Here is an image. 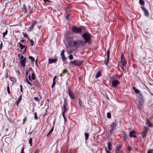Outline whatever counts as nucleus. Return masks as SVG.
<instances>
[{"instance_id":"f257e3e1","label":"nucleus","mask_w":153,"mask_h":153,"mask_svg":"<svg viewBox=\"0 0 153 153\" xmlns=\"http://www.w3.org/2000/svg\"><path fill=\"white\" fill-rule=\"evenodd\" d=\"M84 43V42L79 40H74L69 43V46L71 45L74 47H77L79 46Z\"/></svg>"},{"instance_id":"f03ea898","label":"nucleus","mask_w":153,"mask_h":153,"mask_svg":"<svg viewBox=\"0 0 153 153\" xmlns=\"http://www.w3.org/2000/svg\"><path fill=\"white\" fill-rule=\"evenodd\" d=\"M82 37L85 40V43H89L90 41L91 35L88 33H83L82 35Z\"/></svg>"},{"instance_id":"7ed1b4c3","label":"nucleus","mask_w":153,"mask_h":153,"mask_svg":"<svg viewBox=\"0 0 153 153\" xmlns=\"http://www.w3.org/2000/svg\"><path fill=\"white\" fill-rule=\"evenodd\" d=\"M71 30L73 33H79L82 32V29L81 28L76 27H72Z\"/></svg>"},{"instance_id":"20e7f679","label":"nucleus","mask_w":153,"mask_h":153,"mask_svg":"<svg viewBox=\"0 0 153 153\" xmlns=\"http://www.w3.org/2000/svg\"><path fill=\"white\" fill-rule=\"evenodd\" d=\"M111 87L116 88L117 86L120 84V81L117 79H114L111 81Z\"/></svg>"},{"instance_id":"39448f33","label":"nucleus","mask_w":153,"mask_h":153,"mask_svg":"<svg viewBox=\"0 0 153 153\" xmlns=\"http://www.w3.org/2000/svg\"><path fill=\"white\" fill-rule=\"evenodd\" d=\"M117 126V124L115 122H114L111 123L110 125L111 128L109 130V133L110 134H111L113 132V131L114 129Z\"/></svg>"},{"instance_id":"423d86ee","label":"nucleus","mask_w":153,"mask_h":153,"mask_svg":"<svg viewBox=\"0 0 153 153\" xmlns=\"http://www.w3.org/2000/svg\"><path fill=\"white\" fill-rule=\"evenodd\" d=\"M153 118L150 117L149 119L146 120V124H147L149 127H152L153 126Z\"/></svg>"},{"instance_id":"0eeeda50","label":"nucleus","mask_w":153,"mask_h":153,"mask_svg":"<svg viewBox=\"0 0 153 153\" xmlns=\"http://www.w3.org/2000/svg\"><path fill=\"white\" fill-rule=\"evenodd\" d=\"M71 64L74 65H75L79 66L81 65L82 64V61L79 60H74L73 61L71 62Z\"/></svg>"},{"instance_id":"6e6552de","label":"nucleus","mask_w":153,"mask_h":153,"mask_svg":"<svg viewBox=\"0 0 153 153\" xmlns=\"http://www.w3.org/2000/svg\"><path fill=\"white\" fill-rule=\"evenodd\" d=\"M68 93L71 99H75V96L74 93L71 92V90L69 88L68 89Z\"/></svg>"},{"instance_id":"1a4fd4ad","label":"nucleus","mask_w":153,"mask_h":153,"mask_svg":"<svg viewBox=\"0 0 153 153\" xmlns=\"http://www.w3.org/2000/svg\"><path fill=\"white\" fill-rule=\"evenodd\" d=\"M31 73L32 74L31 76L30 75H28V76L29 80L30 81H31L32 80H35L36 78L35 75L33 71H32V72Z\"/></svg>"},{"instance_id":"9d476101","label":"nucleus","mask_w":153,"mask_h":153,"mask_svg":"<svg viewBox=\"0 0 153 153\" xmlns=\"http://www.w3.org/2000/svg\"><path fill=\"white\" fill-rule=\"evenodd\" d=\"M121 61L122 63V66H124L126 65V62L125 61L124 56L123 54H122L121 56Z\"/></svg>"},{"instance_id":"9b49d317","label":"nucleus","mask_w":153,"mask_h":153,"mask_svg":"<svg viewBox=\"0 0 153 153\" xmlns=\"http://www.w3.org/2000/svg\"><path fill=\"white\" fill-rule=\"evenodd\" d=\"M26 62V57H25L24 58L21 60L20 61V63L22 66L23 67H24L25 66V63Z\"/></svg>"},{"instance_id":"f8f14e48","label":"nucleus","mask_w":153,"mask_h":153,"mask_svg":"<svg viewBox=\"0 0 153 153\" xmlns=\"http://www.w3.org/2000/svg\"><path fill=\"white\" fill-rule=\"evenodd\" d=\"M33 97L34 100L38 102L39 103L42 98V97L40 95H38L37 97Z\"/></svg>"},{"instance_id":"ddd939ff","label":"nucleus","mask_w":153,"mask_h":153,"mask_svg":"<svg viewBox=\"0 0 153 153\" xmlns=\"http://www.w3.org/2000/svg\"><path fill=\"white\" fill-rule=\"evenodd\" d=\"M145 129L144 130L142 133V136L143 137H144L148 133V128L146 127L145 126L144 127Z\"/></svg>"},{"instance_id":"4468645a","label":"nucleus","mask_w":153,"mask_h":153,"mask_svg":"<svg viewBox=\"0 0 153 153\" xmlns=\"http://www.w3.org/2000/svg\"><path fill=\"white\" fill-rule=\"evenodd\" d=\"M67 110V105L66 104H64L63 105V108H62V114H65V113Z\"/></svg>"},{"instance_id":"2eb2a0df","label":"nucleus","mask_w":153,"mask_h":153,"mask_svg":"<svg viewBox=\"0 0 153 153\" xmlns=\"http://www.w3.org/2000/svg\"><path fill=\"white\" fill-rule=\"evenodd\" d=\"M141 8L144 11L145 15L146 16H149V14L148 11L144 7H142Z\"/></svg>"},{"instance_id":"dca6fc26","label":"nucleus","mask_w":153,"mask_h":153,"mask_svg":"<svg viewBox=\"0 0 153 153\" xmlns=\"http://www.w3.org/2000/svg\"><path fill=\"white\" fill-rule=\"evenodd\" d=\"M135 131L134 130H133L130 132L129 136L130 137H136L137 136L135 135Z\"/></svg>"},{"instance_id":"f3484780","label":"nucleus","mask_w":153,"mask_h":153,"mask_svg":"<svg viewBox=\"0 0 153 153\" xmlns=\"http://www.w3.org/2000/svg\"><path fill=\"white\" fill-rule=\"evenodd\" d=\"M139 99V102H143L144 101V97L142 95L141 93L138 94V97Z\"/></svg>"},{"instance_id":"a211bd4d","label":"nucleus","mask_w":153,"mask_h":153,"mask_svg":"<svg viewBox=\"0 0 153 153\" xmlns=\"http://www.w3.org/2000/svg\"><path fill=\"white\" fill-rule=\"evenodd\" d=\"M36 24V20H34L33 21L31 25V26L29 28V30L30 31H32L34 27V25Z\"/></svg>"},{"instance_id":"6ab92c4d","label":"nucleus","mask_w":153,"mask_h":153,"mask_svg":"<svg viewBox=\"0 0 153 153\" xmlns=\"http://www.w3.org/2000/svg\"><path fill=\"white\" fill-rule=\"evenodd\" d=\"M57 58L54 59H48V63L51 64L53 63H55L57 62Z\"/></svg>"},{"instance_id":"aec40b11","label":"nucleus","mask_w":153,"mask_h":153,"mask_svg":"<svg viewBox=\"0 0 153 153\" xmlns=\"http://www.w3.org/2000/svg\"><path fill=\"white\" fill-rule=\"evenodd\" d=\"M143 102H139L138 107L140 110H142L143 108Z\"/></svg>"},{"instance_id":"412c9836","label":"nucleus","mask_w":153,"mask_h":153,"mask_svg":"<svg viewBox=\"0 0 153 153\" xmlns=\"http://www.w3.org/2000/svg\"><path fill=\"white\" fill-rule=\"evenodd\" d=\"M32 68H30L26 72V76H28V74L30 75V73H31L32 72Z\"/></svg>"},{"instance_id":"4be33fe9","label":"nucleus","mask_w":153,"mask_h":153,"mask_svg":"<svg viewBox=\"0 0 153 153\" xmlns=\"http://www.w3.org/2000/svg\"><path fill=\"white\" fill-rule=\"evenodd\" d=\"M108 145V149L109 151L111 150H112V145L111 143L109 142H108L107 143Z\"/></svg>"},{"instance_id":"5701e85b","label":"nucleus","mask_w":153,"mask_h":153,"mask_svg":"<svg viewBox=\"0 0 153 153\" xmlns=\"http://www.w3.org/2000/svg\"><path fill=\"white\" fill-rule=\"evenodd\" d=\"M101 75V71H99L97 73L95 77L97 79Z\"/></svg>"},{"instance_id":"b1692460","label":"nucleus","mask_w":153,"mask_h":153,"mask_svg":"<svg viewBox=\"0 0 153 153\" xmlns=\"http://www.w3.org/2000/svg\"><path fill=\"white\" fill-rule=\"evenodd\" d=\"M132 89L134 90L135 92L136 93L139 94H140L139 90L137 89L135 87H133Z\"/></svg>"},{"instance_id":"393cba45","label":"nucleus","mask_w":153,"mask_h":153,"mask_svg":"<svg viewBox=\"0 0 153 153\" xmlns=\"http://www.w3.org/2000/svg\"><path fill=\"white\" fill-rule=\"evenodd\" d=\"M121 147V146L120 145H119L117 147L116 150V153H119L120 149Z\"/></svg>"},{"instance_id":"a878e982","label":"nucleus","mask_w":153,"mask_h":153,"mask_svg":"<svg viewBox=\"0 0 153 153\" xmlns=\"http://www.w3.org/2000/svg\"><path fill=\"white\" fill-rule=\"evenodd\" d=\"M61 58L63 62L64 63H65V60L66 59V58L65 56V55H61Z\"/></svg>"},{"instance_id":"bb28decb","label":"nucleus","mask_w":153,"mask_h":153,"mask_svg":"<svg viewBox=\"0 0 153 153\" xmlns=\"http://www.w3.org/2000/svg\"><path fill=\"white\" fill-rule=\"evenodd\" d=\"M85 140H87L88 139L89 137V134L88 133H85Z\"/></svg>"},{"instance_id":"cd10ccee","label":"nucleus","mask_w":153,"mask_h":153,"mask_svg":"<svg viewBox=\"0 0 153 153\" xmlns=\"http://www.w3.org/2000/svg\"><path fill=\"white\" fill-rule=\"evenodd\" d=\"M26 77V80L27 83L30 85H32L31 83L28 80L27 78V77L26 76H25Z\"/></svg>"},{"instance_id":"c85d7f7f","label":"nucleus","mask_w":153,"mask_h":153,"mask_svg":"<svg viewBox=\"0 0 153 153\" xmlns=\"http://www.w3.org/2000/svg\"><path fill=\"white\" fill-rule=\"evenodd\" d=\"M7 33H8V30H7V29L5 31L4 33H2L3 38H4L5 37V36L7 35Z\"/></svg>"},{"instance_id":"c756f323","label":"nucleus","mask_w":153,"mask_h":153,"mask_svg":"<svg viewBox=\"0 0 153 153\" xmlns=\"http://www.w3.org/2000/svg\"><path fill=\"white\" fill-rule=\"evenodd\" d=\"M20 94H21L20 95V97H19L17 100H16L18 102H20V101H21V100H22V94H21L20 93Z\"/></svg>"},{"instance_id":"7c9ffc66","label":"nucleus","mask_w":153,"mask_h":153,"mask_svg":"<svg viewBox=\"0 0 153 153\" xmlns=\"http://www.w3.org/2000/svg\"><path fill=\"white\" fill-rule=\"evenodd\" d=\"M19 47L20 48V49L21 50H22L25 47V46L23 45H22V43H19Z\"/></svg>"},{"instance_id":"2f4dec72","label":"nucleus","mask_w":153,"mask_h":153,"mask_svg":"<svg viewBox=\"0 0 153 153\" xmlns=\"http://www.w3.org/2000/svg\"><path fill=\"white\" fill-rule=\"evenodd\" d=\"M109 54H110V50L108 49L107 52V59H109Z\"/></svg>"},{"instance_id":"473e14b6","label":"nucleus","mask_w":153,"mask_h":153,"mask_svg":"<svg viewBox=\"0 0 153 153\" xmlns=\"http://www.w3.org/2000/svg\"><path fill=\"white\" fill-rule=\"evenodd\" d=\"M139 3L140 4L142 5H144V1L143 0H139Z\"/></svg>"},{"instance_id":"72a5a7b5","label":"nucleus","mask_w":153,"mask_h":153,"mask_svg":"<svg viewBox=\"0 0 153 153\" xmlns=\"http://www.w3.org/2000/svg\"><path fill=\"white\" fill-rule=\"evenodd\" d=\"M29 59L31 60L32 62H33L35 61L34 58L32 56H29Z\"/></svg>"},{"instance_id":"f704fd0d","label":"nucleus","mask_w":153,"mask_h":153,"mask_svg":"<svg viewBox=\"0 0 153 153\" xmlns=\"http://www.w3.org/2000/svg\"><path fill=\"white\" fill-rule=\"evenodd\" d=\"M29 143L30 144V146H32V138H30L29 139Z\"/></svg>"},{"instance_id":"c9c22d12","label":"nucleus","mask_w":153,"mask_h":153,"mask_svg":"<svg viewBox=\"0 0 153 153\" xmlns=\"http://www.w3.org/2000/svg\"><path fill=\"white\" fill-rule=\"evenodd\" d=\"M109 59H107H107H105L104 62V64H105L106 65H107Z\"/></svg>"},{"instance_id":"e433bc0d","label":"nucleus","mask_w":153,"mask_h":153,"mask_svg":"<svg viewBox=\"0 0 153 153\" xmlns=\"http://www.w3.org/2000/svg\"><path fill=\"white\" fill-rule=\"evenodd\" d=\"M10 80L13 82H14L16 81L15 79L13 77H11L10 78Z\"/></svg>"},{"instance_id":"4c0bfd02","label":"nucleus","mask_w":153,"mask_h":153,"mask_svg":"<svg viewBox=\"0 0 153 153\" xmlns=\"http://www.w3.org/2000/svg\"><path fill=\"white\" fill-rule=\"evenodd\" d=\"M79 104L80 105V106L81 107H82V100L80 99H79Z\"/></svg>"},{"instance_id":"58836bf2","label":"nucleus","mask_w":153,"mask_h":153,"mask_svg":"<svg viewBox=\"0 0 153 153\" xmlns=\"http://www.w3.org/2000/svg\"><path fill=\"white\" fill-rule=\"evenodd\" d=\"M68 58L69 59L71 60L73 59V57L71 54H70Z\"/></svg>"},{"instance_id":"ea45409f","label":"nucleus","mask_w":153,"mask_h":153,"mask_svg":"<svg viewBox=\"0 0 153 153\" xmlns=\"http://www.w3.org/2000/svg\"><path fill=\"white\" fill-rule=\"evenodd\" d=\"M7 91L8 93L9 94H10V88H9V84H8V86L7 87Z\"/></svg>"},{"instance_id":"a19ab883","label":"nucleus","mask_w":153,"mask_h":153,"mask_svg":"<svg viewBox=\"0 0 153 153\" xmlns=\"http://www.w3.org/2000/svg\"><path fill=\"white\" fill-rule=\"evenodd\" d=\"M29 41L30 42L31 45L33 46L34 45V41L33 40L31 39H29Z\"/></svg>"},{"instance_id":"79ce46f5","label":"nucleus","mask_w":153,"mask_h":153,"mask_svg":"<svg viewBox=\"0 0 153 153\" xmlns=\"http://www.w3.org/2000/svg\"><path fill=\"white\" fill-rule=\"evenodd\" d=\"M70 16L69 14H67L66 16V19L67 20H69V17Z\"/></svg>"},{"instance_id":"37998d69","label":"nucleus","mask_w":153,"mask_h":153,"mask_svg":"<svg viewBox=\"0 0 153 153\" xmlns=\"http://www.w3.org/2000/svg\"><path fill=\"white\" fill-rule=\"evenodd\" d=\"M107 117L108 118H110L111 117V114L110 113H107Z\"/></svg>"},{"instance_id":"c03bdc74","label":"nucleus","mask_w":153,"mask_h":153,"mask_svg":"<svg viewBox=\"0 0 153 153\" xmlns=\"http://www.w3.org/2000/svg\"><path fill=\"white\" fill-rule=\"evenodd\" d=\"M34 118L35 119H37L38 118L37 113L36 112L34 113Z\"/></svg>"},{"instance_id":"a18cd8bd","label":"nucleus","mask_w":153,"mask_h":153,"mask_svg":"<svg viewBox=\"0 0 153 153\" xmlns=\"http://www.w3.org/2000/svg\"><path fill=\"white\" fill-rule=\"evenodd\" d=\"M62 115L64 118V121H65V122H66V121L67 120V119L65 116V114H62Z\"/></svg>"},{"instance_id":"49530a36","label":"nucleus","mask_w":153,"mask_h":153,"mask_svg":"<svg viewBox=\"0 0 153 153\" xmlns=\"http://www.w3.org/2000/svg\"><path fill=\"white\" fill-rule=\"evenodd\" d=\"M20 90L22 93H23V87L21 85H20Z\"/></svg>"},{"instance_id":"de8ad7c7","label":"nucleus","mask_w":153,"mask_h":153,"mask_svg":"<svg viewBox=\"0 0 153 153\" xmlns=\"http://www.w3.org/2000/svg\"><path fill=\"white\" fill-rule=\"evenodd\" d=\"M123 137L125 139H126L127 138V135L126 134H124Z\"/></svg>"},{"instance_id":"09e8293b","label":"nucleus","mask_w":153,"mask_h":153,"mask_svg":"<svg viewBox=\"0 0 153 153\" xmlns=\"http://www.w3.org/2000/svg\"><path fill=\"white\" fill-rule=\"evenodd\" d=\"M24 148L23 147L21 149L20 153H24Z\"/></svg>"},{"instance_id":"8fccbe9b","label":"nucleus","mask_w":153,"mask_h":153,"mask_svg":"<svg viewBox=\"0 0 153 153\" xmlns=\"http://www.w3.org/2000/svg\"><path fill=\"white\" fill-rule=\"evenodd\" d=\"M147 153H153V149L149 150Z\"/></svg>"},{"instance_id":"3c124183","label":"nucleus","mask_w":153,"mask_h":153,"mask_svg":"<svg viewBox=\"0 0 153 153\" xmlns=\"http://www.w3.org/2000/svg\"><path fill=\"white\" fill-rule=\"evenodd\" d=\"M64 52H65V50H62V51L61 53V56L63 55H65V54H64Z\"/></svg>"},{"instance_id":"603ef678","label":"nucleus","mask_w":153,"mask_h":153,"mask_svg":"<svg viewBox=\"0 0 153 153\" xmlns=\"http://www.w3.org/2000/svg\"><path fill=\"white\" fill-rule=\"evenodd\" d=\"M56 84V82H53L51 85L52 88H53Z\"/></svg>"},{"instance_id":"864d4df0","label":"nucleus","mask_w":153,"mask_h":153,"mask_svg":"<svg viewBox=\"0 0 153 153\" xmlns=\"http://www.w3.org/2000/svg\"><path fill=\"white\" fill-rule=\"evenodd\" d=\"M24 10H25L24 11H25V13H26L27 11L26 7L24 5Z\"/></svg>"},{"instance_id":"5fc2aeb1","label":"nucleus","mask_w":153,"mask_h":153,"mask_svg":"<svg viewBox=\"0 0 153 153\" xmlns=\"http://www.w3.org/2000/svg\"><path fill=\"white\" fill-rule=\"evenodd\" d=\"M16 73L18 75H19V76L20 75V72L18 70H16Z\"/></svg>"},{"instance_id":"6e6d98bb","label":"nucleus","mask_w":153,"mask_h":153,"mask_svg":"<svg viewBox=\"0 0 153 153\" xmlns=\"http://www.w3.org/2000/svg\"><path fill=\"white\" fill-rule=\"evenodd\" d=\"M23 34L24 37H26V38L28 36L26 33H23Z\"/></svg>"},{"instance_id":"4d7b16f0","label":"nucleus","mask_w":153,"mask_h":153,"mask_svg":"<svg viewBox=\"0 0 153 153\" xmlns=\"http://www.w3.org/2000/svg\"><path fill=\"white\" fill-rule=\"evenodd\" d=\"M67 72V70L66 69H64L62 71V72L63 73H66Z\"/></svg>"},{"instance_id":"13d9d810","label":"nucleus","mask_w":153,"mask_h":153,"mask_svg":"<svg viewBox=\"0 0 153 153\" xmlns=\"http://www.w3.org/2000/svg\"><path fill=\"white\" fill-rule=\"evenodd\" d=\"M128 149L129 151H131V148L130 146L128 147Z\"/></svg>"},{"instance_id":"bf43d9fd","label":"nucleus","mask_w":153,"mask_h":153,"mask_svg":"<svg viewBox=\"0 0 153 153\" xmlns=\"http://www.w3.org/2000/svg\"><path fill=\"white\" fill-rule=\"evenodd\" d=\"M8 120L10 123H12V121H11V118H8Z\"/></svg>"},{"instance_id":"052dcab7","label":"nucleus","mask_w":153,"mask_h":153,"mask_svg":"<svg viewBox=\"0 0 153 153\" xmlns=\"http://www.w3.org/2000/svg\"><path fill=\"white\" fill-rule=\"evenodd\" d=\"M16 102V105H17V106H18V105H19V102H18V101H16V102Z\"/></svg>"},{"instance_id":"680f3d73","label":"nucleus","mask_w":153,"mask_h":153,"mask_svg":"<svg viewBox=\"0 0 153 153\" xmlns=\"http://www.w3.org/2000/svg\"><path fill=\"white\" fill-rule=\"evenodd\" d=\"M26 120V117L23 120V123L24 124Z\"/></svg>"},{"instance_id":"e2e57ef3","label":"nucleus","mask_w":153,"mask_h":153,"mask_svg":"<svg viewBox=\"0 0 153 153\" xmlns=\"http://www.w3.org/2000/svg\"><path fill=\"white\" fill-rule=\"evenodd\" d=\"M2 45H3V43H2L1 42L0 44V48L1 49L2 48Z\"/></svg>"},{"instance_id":"0e129e2a","label":"nucleus","mask_w":153,"mask_h":153,"mask_svg":"<svg viewBox=\"0 0 153 153\" xmlns=\"http://www.w3.org/2000/svg\"><path fill=\"white\" fill-rule=\"evenodd\" d=\"M24 57H24V56H21V57H20V60H22L24 58Z\"/></svg>"},{"instance_id":"69168bd1","label":"nucleus","mask_w":153,"mask_h":153,"mask_svg":"<svg viewBox=\"0 0 153 153\" xmlns=\"http://www.w3.org/2000/svg\"><path fill=\"white\" fill-rule=\"evenodd\" d=\"M105 150H106V153H110V152H109L108 150L107 149H106V148H105Z\"/></svg>"},{"instance_id":"338daca9","label":"nucleus","mask_w":153,"mask_h":153,"mask_svg":"<svg viewBox=\"0 0 153 153\" xmlns=\"http://www.w3.org/2000/svg\"><path fill=\"white\" fill-rule=\"evenodd\" d=\"M64 98V100L65 104L66 103L67 101H66V99L65 98Z\"/></svg>"},{"instance_id":"774afa93","label":"nucleus","mask_w":153,"mask_h":153,"mask_svg":"<svg viewBox=\"0 0 153 153\" xmlns=\"http://www.w3.org/2000/svg\"><path fill=\"white\" fill-rule=\"evenodd\" d=\"M45 2H49V1L48 0H43Z\"/></svg>"}]
</instances>
